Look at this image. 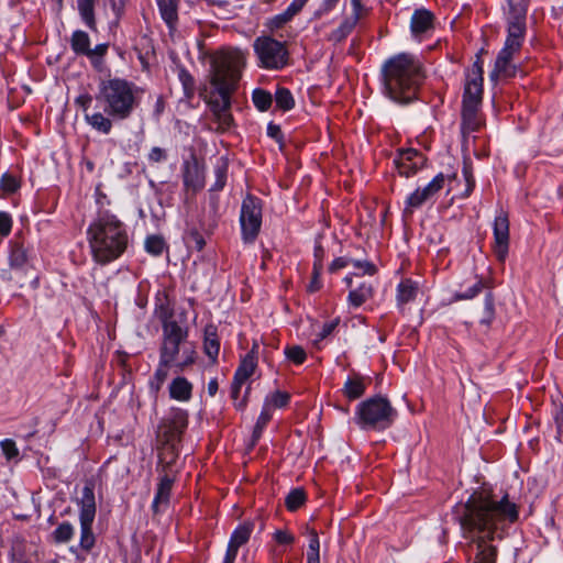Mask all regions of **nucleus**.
I'll return each mask as SVG.
<instances>
[{"mask_svg": "<svg viewBox=\"0 0 563 563\" xmlns=\"http://www.w3.org/2000/svg\"><path fill=\"white\" fill-rule=\"evenodd\" d=\"M453 514L464 536L471 537L475 545L473 563H496L497 548L488 541L501 540L507 534L519 518V508L509 500L508 494L498 497L481 489L465 503L457 504Z\"/></svg>", "mask_w": 563, "mask_h": 563, "instance_id": "f257e3e1", "label": "nucleus"}, {"mask_svg": "<svg viewBox=\"0 0 563 563\" xmlns=\"http://www.w3.org/2000/svg\"><path fill=\"white\" fill-rule=\"evenodd\" d=\"M87 235L92 257L100 265L119 258L129 244L125 224L109 211L98 214L88 227Z\"/></svg>", "mask_w": 563, "mask_h": 563, "instance_id": "f03ea898", "label": "nucleus"}, {"mask_svg": "<svg viewBox=\"0 0 563 563\" xmlns=\"http://www.w3.org/2000/svg\"><path fill=\"white\" fill-rule=\"evenodd\" d=\"M383 75L388 96L399 103L415 100L426 77L420 60L407 53L387 59L383 66Z\"/></svg>", "mask_w": 563, "mask_h": 563, "instance_id": "7ed1b4c3", "label": "nucleus"}, {"mask_svg": "<svg viewBox=\"0 0 563 563\" xmlns=\"http://www.w3.org/2000/svg\"><path fill=\"white\" fill-rule=\"evenodd\" d=\"M245 60L244 53L238 48L221 51L213 57L210 84L219 98L211 97L208 101L212 114L231 109V95L236 89Z\"/></svg>", "mask_w": 563, "mask_h": 563, "instance_id": "20e7f679", "label": "nucleus"}, {"mask_svg": "<svg viewBox=\"0 0 563 563\" xmlns=\"http://www.w3.org/2000/svg\"><path fill=\"white\" fill-rule=\"evenodd\" d=\"M142 89L134 82L122 78L101 80L97 100L104 107V112L113 120H126L140 104Z\"/></svg>", "mask_w": 563, "mask_h": 563, "instance_id": "39448f33", "label": "nucleus"}, {"mask_svg": "<svg viewBox=\"0 0 563 563\" xmlns=\"http://www.w3.org/2000/svg\"><path fill=\"white\" fill-rule=\"evenodd\" d=\"M508 35L505 46L499 52L494 70L490 74L495 77L510 78L517 73V67L511 63L514 55L519 53L526 35L527 8L522 2L509 0Z\"/></svg>", "mask_w": 563, "mask_h": 563, "instance_id": "423d86ee", "label": "nucleus"}, {"mask_svg": "<svg viewBox=\"0 0 563 563\" xmlns=\"http://www.w3.org/2000/svg\"><path fill=\"white\" fill-rule=\"evenodd\" d=\"M188 331L175 320L163 321V342L159 358L183 372L196 361L195 346L187 341Z\"/></svg>", "mask_w": 563, "mask_h": 563, "instance_id": "0eeeda50", "label": "nucleus"}, {"mask_svg": "<svg viewBox=\"0 0 563 563\" xmlns=\"http://www.w3.org/2000/svg\"><path fill=\"white\" fill-rule=\"evenodd\" d=\"M188 427V412L184 409H173L170 413L162 420L157 430L158 457L163 464V471L173 465L178 457V445L181 442L183 434Z\"/></svg>", "mask_w": 563, "mask_h": 563, "instance_id": "6e6552de", "label": "nucleus"}, {"mask_svg": "<svg viewBox=\"0 0 563 563\" xmlns=\"http://www.w3.org/2000/svg\"><path fill=\"white\" fill-rule=\"evenodd\" d=\"M397 410L383 396H374L362 401L356 409L355 422L362 430L383 431L391 427Z\"/></svg>", "mask_w": 563, "mask_h": 563, "instance_id": "1a4fd4ad", "label": "nucleus"}, {"mask_svg": "<svg viewBox=\"0 0 563 563\" xmlns=\"http://www.w3.org/2000/svg\"><path fill=\"white\" fill-rule=\"evenodd\" d=\"M80 507V548L85 552H90L95 547L96 538L92 532V523L96 517V498L93 484L87 483L81 490V498L78 501Z\"/></svg>", "mask_w": 563, "mask_h": 563, "instance_id": "9d476101", "label": "nucleus"}, {"mask_svg": "<svg viewBox=\"0 0 563 563\" xmlns=\"http://www.w3.org/2000/svg\"><path fill=\"white\" fill-rule=\"evenodd\" d=\"M253 46L263 68L282 69L287 65L288 51L284 43L271 36H261L254 41Z\"/></svg>", "mask_w": 563, "mask_h": 563, "instance_id": "9b49d317", "label": "nucleus"}, {"mask_svg": "<svg viewBox=\"0 0 563 563\" xmlns=\"http://www.w3.org/2000/svg\"><path fill=\"white\" fill-rule=\"evenodd\" d=\"M262 200L253 195H247L241 206L240 224L244 243H253L262 225Z\"/></svg>", "mask_w": 563, "mask_h": 563, "instance_id": "f8f14e48", "label": "nucleus"}, {"mask_svg": "<svg viewBox=\"0 0 563 563\" xmlns=\"http://www.w3.org/2000/svg\"><path fill=\"white\" fill-rule=\"evenodd\" d=\"M494 251L499 262H504L509 247V218L508 213L500 210L494 221Z\"/></svg>", "mask_w": 563, "mask_h": 563, "instance_id": "ddd939ff", "label": "nucleus"}, {"mask_svg": "<svg viewBox=\"0 0 563 563\" xmlns=\"http://www.w3.org/2000/svg\"><path fill=\"white\" fill-rule=\"evenodd\" d=\"M254 522L246 520L239 525L231 534L223 563H234L239 549L246 544L254 531Z\"/></svg>", "mask_w": 563, "mask_h": 563, "instance_id": "4468645a", "label": "nucleus"}, {"mask_svg": "<svg viewBox=\"0 0 563 563\" xmlns=\"http://www.w3.org/2000/svg\"><path fill=\"white\" fill-rule=\"evenodd\" d=\"M445 177L442 173L438 174L428 185L417 188L408 198L406 211L419 208L424 202L435 196L444 186Z\"/></svg>", "mask_w": 563, "mask_h": 563, "instance_id": "2eb2a0df", "label": "nucleus"}, {"mask_svg": "<svg viewBox=\"0 0 563 563\" xmlns=\"http://www.w3.org/2000/svg\"><path fill=\"white\" fill-rule=\"evenodd\" d=\"M399 175L410 177L417 173L424 164V157L417 150L408 148L399 153V157L395 161Z\"/></svg>", "mask_w": 563, "mask_h": 563, "instance_id": "dca6fc26", "label": "nucleus"}, {"mask_svg": "<svg viewBox=\"0 0 563 563\" xmlns=\"http://www.w3.org/2000/svg\"><path fill=\"white\" fill-rule=\"evenodd\" d=\"M183 180L186 188L194 191L200 190L205 186V168L192 156L186 161L183 166Z\"/></svg>", "mask_w": 563, "mask_h": 563, "instance_id": "f3484780", "label": "nucleus"}, {"mask_svg": "<svg viewBox=\"0 0 563 563\" xmlns=\"http://www.w3.org/2000/svg\"><path fill=\"white\" fill-rule=\"evenodd\" d=\"M174 482L175 476H172L167 472L159 476L156 494L152 503V510L155 515L167 509Z\"/></svg>", "mask_w": 563, "mask_h": 563, "instance_id": "a211bd4d", "label": "nucleus"}, {"mask_svg": "<svg viewBox=\"0 0 563 563\" xmlns=\"http://www.w3.org/2000/svg\"><path fill=\"white\" fill-rule=\"evenodd\" d=\"M433 20L434 15L431 11L427 9H417L410 22V29L412 34L418 37L422 34H426L430 30L433 29Z\"/></svg>", "mask_w": 563, "mask_h": 563, "instance_id": "6ab92c4d", "label": "nucleus"}, {"mask_svg": "<svg viewBox=\"0 0 563 563\" xmlns=\"http://www.w3.org/2000/svg\"><path fill=\"white\" fill-rule=\"evenodd\" d=\"M483 99V81L466 78L462 107L481 108Z\"/></svg>", "mask_w": 563, "mask_h": 563, "instance_id": "aec40b11", "label": "nucleus"}, {"mask_svg": "<svg viewBox=\"0 0 563 563\" xmlns=\"http://www.w3.org/2000/svg\"><path fill=\"white\" fill-rule=\"evenodd\" d=\"M159 13L169 32L176 31L178 23V0H156Z\"/></svg>", "mask_w": 563, "mask_h": 563, "instance_id": "412c9836", "label": "nucleus"}, {"mask_svg": "<svg viewBox=\"0 0 563 563\" xmlns=\"http://www.w3.org/2000/svg\"><path fill=\"white\" fill-rule=\"evenodd\" d=\"M365 390L366 379L358 374H353L347 377L342 393L347 399L355 400L361 398L365 394Z\"/></svg>", "mask_w": 563, "mask_h": 563, "instance_id": "4be33fe9", "label": "nucleus"}, {"mask_svg": "<svg viewBox=\"0 0 563 563\" xmlns=\"http://www.w3.org/2000/svg\"><path fill=\"white\" fill-rule=\"evenodd\" d=\"M203 351L212 363L217 362L220 352V340L213 324H208L205 328Z\"/></svg>", "mask_w": 563, "mask_h": 563, "instance_id": "5701e85b", "label": "nucleus"}, {"mask_svg": "<svg viewBox=\"0 0 563 563\" xmlns=\"http://www.w3.org/2000/svg\"><path fill=\"white\" fill-rule=\"evenodd\" d=\"M308 2V0H292V2L288 5V8L275 15L272 20H271V27L272 29H280L283 27L286 23H288L289 21L292 20V18L295 15H297L301 10L302 8L305 7V4Z\"/></svg>", "mask_w": 563, "mask_h": 563, "instance_id": "b1692460", "label": "nucleus"}, {"mask_svg": "<svg viewBox=\"0 0 563 563\" xmlns=\"http://www.w3.org/2000/svg\"><path fill=\"white\" fill-rule=\"evenodd\" d=\"M479 108L476 107H462V133L465 136L475 132L481 126L478 118Z\"/></svg>", "mask_w": 563, "mask_h": 563, "instance_id": "393cba45", "label": "nucleus"}, {"mask_svg": "<svg viewBox=\"0 0 563 563\" xmlns=\"http://www.w3.org/2000/svg\"><path fill=\"white\" fill-rule=\"evenodd\" d=\"M27 263V251L23 243L12 241L10 243L9 265L13 269H22Z\"/></svg>", "mask_w": 563, "mask_h": 563, "instance_id": "a878e982", "label": "nucleus"}, {"mask_svg": "<svg viewBox=\"0 0 563 563\" xmlns=\"http://www.w3.org/2000/svg\"><path fill=\"white\" fill-rule=\"evenodd\" d=\"M191 391L192 385L185 377H176L169 386L170 397L179 401L189 400Z\"/></svg>", "mask_w": 563, "mask_h": 563, "instance_id": "bb28decb", "label": "nucleus"}, {"mask_svg": "<svg viewBox=\"0 0 563 563\" xmlns=\"http://www.w3.org/2000/svg\"><path fill=\"white\" fill-rule=\"evenodd\" d=\"M419 287L418 283L406 278L400 282L397 287V302L399 306H404L412 300H415L418 294Z\"/></svg>", "mask_w": 563, "mask_h": 563, "instance_id": "cd10ccee", "label": "nucleus"}, {"mask_svg": "<svg viewBox=\"0 0 563 563\" xmlns=\"http://www.w3.org/2000/svg\"><path fill=\"white\" fill-rule=\"evenodd\" d=\"M85 119L87 123L96 131L109 134L112 130V118L101 112H95L92 114L86 113Z\"/></svg>", "mask_w": 563, "mask_h": 563, "instance_id": "c85d7f7f", "label": "nucleus"}, {"mask_svg": "<svg viewBox=\"0 0 563 563\" xmlns=\"http://www.w3.org/2000/svg\"><path fill=\"white\" fill-rule=\"evenodd\" d=\"M271 419H272V411L269 409V404H264L262 412H261L260 417L257 418V421H256L253 432H252V438H251V443H250L251 448H254L256 445V443L258 442V440L262 437L263 430L265 429V427L267 426V423L269 422Z\"/></svg>", "mask_w": 563, "mask_h": 563, "instance_id": "c756f323", "label": "nucleus"}, {"mask_svg": "<svg viewBox=\"0 0 563 563\" xmlns=\"http://www.w3.org/2000/svg\"><path fill=\"white\" fill-rule=\"evenodd\" d=\"M373 296V287L368 283H362L357 288L351 289L349 302L354 307L362 306Z\"/></svg>", "mask_w": 563, "mask_h": 563, "instance_id": "7c9ffc66", "label": "nucleus"}, {"mask_svg": "<svg viewBox=\"0 0 563 563\" xmlns=\"http://www.w3.org/2000/svg\"><path fill=\"white\" fill-rule=\"evenodd\" d=\"M70 46L77 55H90V40L84 31L78 30L73 33Z\"/></svg>", "mask_w": 563, "mask_h": 563, "instance_id": "2f4dec72", "label": "nucleus"}, {"mask_svg": "<svg viewBox=\"0 0 563 563\" xmlns=\"http://www.w3.org/2000/svg\"><path fill=\"white\" fill-rule=\"evenodd\" d=\"M172 365L173 364H170L168 362H164V360L159 358V364H158L153 377L150 380V388L155 394H157L161 390L162 386L164 385L165 380L167 379L168 368Z\"/></svg>", "mask_w": 563, "mask_h": 563, "instance_id": "473e14b6", "label": "nucleus"}, {"mask_svg": "<svg viewBox=\"0 0 563 563\" xmlns=\"http://www.w3.org/2000/svg\"><path fill=\"white\" fill-rule=\"evenodd\" d=\"M256 364L257 362L253 361V353H247L236 368L234 377L246 383V380L253 375Z\"/></svg>", "mask_w": 563, "mask_h": 563, "instance_id": "72a5a7b5", "label": "nucleus"}, {"mask_svg": "<svg viewBox=\"0 0 563 563\" xmlns=\"http://www.w3.org/2000/svg\"><path fill=\"white\" fill-rule=\"evenodd\" d=\"M178 80L183 86L185 98L187 100L192 99L196 92V81L192 75L183 66L178 67Z\"/></svg>", "mask_w": 563, "mask_h": 563, "instance_id": "f704fd0d", "label": "nucleus"}, {"mask_svg": "<svg viewBox=\"0 0 563 563\" xmlns=\"http://www.w3.org/2000/svg\"><path fill=\"white\" fill-rule=\"evenodd\" d=\"M357 20L353 18L345 19L338 29L333 30L330 34V41L340 43L354 30Z\"/></svg>", "mask_w": 563, "mask_h": 563, "instance_id": "c9c22d12", "label": "nucleus"}, {"mask_svg": "<svg viewBox=\"0 0 563 563\" xmlns=\"http://www.w3.org/2000/svg\"><path fill=\"white\" fill-rule=\"evenodd\" d=\"M78 10L87 26L96 30L93 0H78Z\"/></svg>", "mask_w": 563, "mask_h": 563, "instance_id": "e433bc0d", "label": "nucleus"}, {"mask_svg": "<svg viewBox=\"0 0 563 563\" xmlns=\"http://www.w3.org/2000/svg\"><path fill=\"white\" fill-rule=\"evenodd\" d=\"M276 107L283 111H289L295 107V100L289 89L279 87L275 92Z\"/></svg>", "mask_w": 563, "mask_h": 563, "instance_id": "4c0bfd02", "label": "nucleus"}, {"mask_svg": "<svg viewBox=\"0 0 563 563\" xmlns=\"http://www.w3.org/2000/svg\"><path fill=\"white\" fill-rule=\"evenodd\" d=\"M245 382L236 379L235 377H233V382L231 384V393H230L231 394V398L234 400V406L239 410H243L246 407L247 396H249L250 389H251V387L247 386L246 389H245V394H244L243 398L241 400H239L241 388H242V385Z\"/></svg>", "mask_w": 563, "mask_h": 563, "instance_id": "58836bf2", "label": "nucleus"}, {"mask_svg": "<svg viewBox=\"0 0 563 563\" xmlns=\"http://www.w3.org/2000/svg\"><path fill=\"white\" fill-rule=\"evenodd\" d=\"M252 101L257 110L264 112L271 108L273 97L268 91L257 88L253 90Z\"/></svg>", "mask_w": 563, "mask_h": 563, "instance_id": "ea45409f", "label": "nucleus"}, {"mask_svg": "<svg viewBox=\"0 0 563 563\" xmlns=\"http://www.w3.org/2000/svg\"><path fill=\"white\" fill-rule=\"evenodd\" d=\"M306 493L303 489H292L285 499V505L289 511H296L306 503Z\"/></svg>", "mask_w": 563, "mask_h": 563, "instance_id": "a19ab883", "label": "nucleus"}, {"mask_svg": "<svg viewBox=\"0 0 563 563\" xmlns=\"http://www.w3.org/2000/svg\"><path fill=\"white\" fill-rule=\"evenodd\" d=\"M213 118L218 124L217 131L220 133L229 131L234 125V119L230 112V109L213 113Z\"/></svg>", "mask_w": 563, "mask_h": 563, "instance_id": "79ce46f5", "label": "nucleus"}, {"mask_svg": "<svg viewBox=\"0 0 563 563\" xmlns=\"http://www.w3.org/2000/svg\"><path fill=\"white\" fill-rule=\"evenodd\" d=\"M53 540L56 543H66L71 540L74 536V527L71 523L62 522L53 532Z\"/></svg>", "mask_w": 563, "mask_h": 563, "instance_id": "37998d69", "label": "nucleus"}, {"mask_svg": "<svg viewBox=\"0 0 563 563\" xmlns=\"http://www.w3.org/2000/svg\"><path fill=\"white\" fill-rule=\"evenodd\" d=\"M20 188V181L10 173H4L0 178V190L3 195L14 194Z\"/></svg>", "mask_w": 563, "mask_h": 563, "instance_id": "c03bdc74", "label": "nucleus"}, {"mask_svg": "<svg viewBox=\"0 0 563 563\" xmlns=\"http://www.w3.org/2000/svg\"><path fill=\"white\" fill-rule=\"evenodd\" d=\"M165 249V241L159 235H150L145 240V250L147 253L159 256Z\"/></svg>", "mask_w": 563, "mask_h": 563, "instance_id": "a18cd8bd", "label": "nucleus"}, {"mask_svg": "<svg viewBox=\"0 0 563 563\" xmlns=\"http://www.w3.org/2000/svg\"><path fill=\"white\" fill-rule=\"evenodd\" d=\"M319 548L320 542L318 533L314 530H312L310 532L309 549L307 552V563H320Z\"/></svg>", "mask_w": 563, "mask_h": 563, "instance_id": "49530a36", "label": "nucleus"}, {"mask_svg": "<svg viewBox=\"0 0 563 563\" xmlns=\"http://www.w3.org/2000/svg\"><path fill=\"white\" fill-rule=\"evenodd\" d=\"M290 399V395L286 391L276 390L271 396H268L265 400V404H269V409L272 408H284L288 405Z\"/></svg>", "mask_w": 563, "mask_h": 563, "instance_id": "de8ad7c7", "label": "nucleus"}, {"mask_svg": "<svg viewBox=\"0 0 563 563\" xmlns=\"http://www.w3.org/2000/svg\"><path fill=\"white\" fill-rule=\"evenodd\" d=\"M185 240L189 247H192L197 251H202L206 245V241L202 234L197 229L188 230Z\"/></svg>", "mask_w": 563, "mask_h": 563, "instance_id": "09e8293b", "label": "nucleus"}, {"mask_svg": "<svg viewBox=\"0 0 563 563\" xmlns=\"http://www.w3.org/2000/svg\"><path fill=\"white\" fill-rule=\"evenodd\" d=\"M285 355L296 365L302 364L307 358L306 351L299 345L287 346L285 349Z\"/></svg>", "mask_w": 563, "mask_h": 563, "instance_id": "8fccbe9b", "label": "nucleus"}, {"mask_svg": "<svg viewBox=\"0 0 563 563\" xmlns=\"http://www.w3.org/2000/svg\"><path fill=\"white\" fill-rule=\"evenodd\" d=\"M495 318V306H494V296L492 292H488L485 296V305L483 318L481 319V323L489 325Z\"/></svg>", "mask_w": 563, "mask_h": 563, "instance_id": "3c124183", "label": "nucleus"}, {"mask_svg": "<svg viewBox=\"0 0 563 563\" xmlns=\"http://www.w3.org/2000/svg\"><path fill=\"white\" fill-rule=\"evenodd\" d=\"M323 268V264L320 261H314L312 268V276L309 285L307 286V290L309 292H316L321 288L320 275Z\"/></svg>", "mask_w": 563, "mask_h": 563, "instance_id": "603ef678", "label": "nucleus"}, {"mask_svg": "<svg viewBox=\"0 0 563 563\" xmlns=\"http://www.w3.org/2000/svg\"><path fill=\"white\" fill-rule=\"evenodd\" d=\"M463 176L465 179V190L462 196L466 198L472 194V191L474 190V187H475V178L473 176L471 166L464 165Z\"/></svg>", "mask_w": 563, "mask_h": 563, "instance_id": "864d4df0", "label": "nucleus"}, {"mask_svg": "<svg viewBox=\"0 0 563 563\" xmlns=\"http://www.w3.org/2000/svg\"><path fill=\"white\" fill-rule=\"evenodd\" d=\"M483 287H484L483 280L479 279L464 292H456L455 298L459 300L472 299L482 291Z\"/></svg>", "mask_w": 563, "mask_h": 563, "instance_id": "5fc2aeb1", "label": "nucleus"}, {"mask_svg": "<svg viewBox=\"0 0 563 563\" xmlns=\"http://www.w3.org/2000/svg\"><path fill=\"white\" fill-rule=\"evenodd\" d=\"M2 453L8 460L15 459L19 455V450L15 442L11 439H5L0 443Z\"/></svg>", "mask_w": 563, "mask_h": 563, "instance_id": "6e6d98bb", "label": "nucleus"}, {"mask_svg": "<svg viewBox=\"0 0 563 563\" xmlns=\"http://www.w3.org/2000/svg\"><path fill=\"white\" fill-rule=\"evenodd\" d=\"M12 230V218L8 212L0 211V235L8 236Z\"/></svg>", "mask_w": 563, "mask_h": 563, "instance_id": "4d7b16f0", "label": "nucleus"}, {"mask_svg": "<svg viewBox=\"0 0 563 563\" xmlns=\"http://www.w3.org/2000/svg\"><path fill=\"white\" fill-rule=\"evenodd\" d=\"M466 78L483 81V63L479 57L473 64L472 69L466 75Z\"/></svg>", "mask_w": 563, "mask_h": 563, "instance_id": "13d9d810", "label": "nucleus"}, {"mask_svg": "<svg viewBox=\"0 0 563 563\" xmlns=\"http://www.w3.org/2000/svg\"><path fill=\"white\" fill-rule=\"evenodd\" d=\"M216 176H217V180L212 187L213 190H221L224 185H225V180H227V166H218L216 168Z\"/></svg>", "mask_w": 563, "mask_h": 563, "instance_id": "bf43d9fd", "label": "nucleus"}, {"mask_svg": "<svg viewBox=\"0 0 563 563\" xmlns=\"http://www.w3.org/2000/svg\"><path fill=\"white\" fill-rule=\"evenodd\" d=\"M351 264L368 275H374L377 272L376 266L368 261L351 260Z\"/></svg>", "mask_w": 563, "mask_h": 563, "instance_id": "052dcab7", "label": "nucleus"}, {"mask_svg": "<svg viewBox=\"0 0 563 563\" xmlns=\"http://www.w3.org/2000/svg\"><path fill=\"white\" fill-rule=\"evenodd\" d=\"M167 158V153L164 148L155 146L148 153V161L152 163H161Z\"/></svg>", "mask_w": 563, "mask_h": 563, "instance_id": "680f3d73", "label": "nucleus"}, {"mask_svg": "<svg viewBox=\"0 0 563 563\" xmlns=\"http://www.w3.org/2000/svg\"><path fill=\"white\" fill-rule=\"evenodd\" d=\"M274 540L278 544H291L295 540L294 536L287 530H277L274 533Z\"/></svg>", "mask_w": 563, "mask_h": 563, "instance_id": "e2e57ef3", "label": "nucleus"}, {"mask_svg": "<svg viewBox=\"0 0 563 563\" xmlns=\"http://www.w3.org/2000/svg\"><path fill=\"white\" fill-rule=\"evenodd\" d=\"M554 422L556 426L558 438L563 437V406H558L554 412Z\"/></svg>", "mask_w": 563, "mask_h": 563, "instance_id": "0e129e2a", "label": "nucleus"}, {"mask_svg": "<svg viewBox=\"0 0 563 563\" xmlns=\"http://www.w3.org/2000/svg\"><path fill=\"white\" fill-rule=\"evenodd\" d=\"M267 134L272 139H275L277 142H282L283 141V132H282L280 126L275 124V123H273V122H271L267 125Z\"/></svg>", "mask_w": 563, "mask_h": 563, "instance_id": "69168bd1", "label": "nucleus"}, {"mask_svg": "<svg viewBox=\"0 0 563 563\" xmlns=\"http://www.w3.org/2000/svg\"><path fill=\"white\" fill-rule=\"evenodd\" d=\"M92 102V97L89 93H82L78 96L75 100V103L82 108V110L86 112L90 104Z\"/></svg>", "mask_w": 563, "mask_h": 563, "instance_id": "338daca9", "label": "nucleus"}, {"mask_svg": "<svg viewBox=\"0 0 563 563\" xmlns=\"http://www.w3.org/2000/svg\"><path fill=\"white\" fill-rule=\"evenodd\" d=\"M339 324V319H335L331 322H328V323H324L323 327H322V330L319 334L320 339H325L328 335H330L334 329L338 327Z\"/></svg>", "mask_w": 563, "mask_h": 563, "instance_id": "774afa93", "label": "nucleus"}]
</instances>
